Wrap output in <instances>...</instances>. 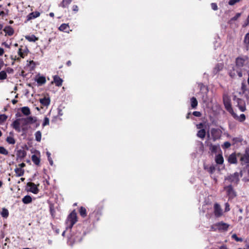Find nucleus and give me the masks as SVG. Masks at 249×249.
I'll use <instances>...</instances> for the list:
<instances>
[{"instance_id": "49", "label": "nucleus", "mask_w": 249, "mask_h": 249, "mask_svg": "<svg viewBox=\"0 0 249 249\" xmlns=\"http://www.w3.org/2000/svg\"><path fill=\"white\" fill-rule=\"evenodd\" d=\"M217 223H215L213 225L211 226V231H218L217 230Z\"/></svg>"}, {"instance_id": "58", "label": "nucleus", "mask_w": 249, "mask_h": 249, "mask_svg": "<svg viewBox=\"0 0 249 249\" xmlns=\"http://www.w3.org/2000/svg\"><path fill=\"white\" fill-rule=\"evenodd\" d=\"M72 10L74 12H77L78 11V7L76 5H74L72 6Z\"/></svg>"}, {"instance_id": "17", "label": "nucleus", "mask_w": 249, "mask_h": 249, "mask_svg": "<svg viewBox=\"0 0 249 249\" xmlns=\"http://www.w3.org/2000/svg\"><path fill=\"white\" fill-rule=\"evenodd\" d=\"M233 118L240 122H243L246 120V116L244 114H241L240 116H238L235 113H232Z\"/></svg>"}, {"instance_id": "25", "label": "nucleus", "mask_w": 249, "mask_h": 249, "mask_svg": "<svg viewBox=\"0 0 249 249\" xmlns=\"http://www.w3.org/2000/svg\"><path fill=\"white\" fill-rule=\"evenodd\" d=\"M206 136V131L204 129L199 130L197 133V136L200 139H203Z\"/></svg>"}, {"instance_id": "44", "label": "nucleus", "mask_w": 249, "mask_h": 249, "mask_svg": "<svg viewBox=\"0 0 249 249\" xmlns=\"http://www.w3.org/2000/svg\"><path fill=\"white\" fill-rule=\"evenodd\" d=\"M7 117L5 114L0 115V124L3 123L6 120Z\"/></svg>"}, {"instance_id": "64", "label": "nucleus", "mask_w": 249, "mask_h": 249, "mask_svg": "<svg viewBox=\"0 0 249 249\" xmlns=\"http://www.w3.org/2000/svg\"><path fill=\"white\" fill-rule=\"evenodd\" d=\"M67 64L68 66H70L71 65V61H68L67 62Z\"/></svg>"}, {"instance_id": "1", "label": "nucleus", "mask_w": 249, "mask_h": 249, "mask_svg": "<svg viewBox=\"0 0 249 249\" xmlns=\"http://www.w3.org/2000/svg\"><path fill=\"white\" fill-rule=\"evenodd\" d=\"M236 65L241 71L249 72V58L248 56H243L236 58Z\"/></svg>"}, {"instance_id": "7", "label": "nucleus", "mask_w": 249, "mask_h": 249, "mask_svg": "<svg viewBox=\"0 0 249 249\" xmlns=\"http://www.w3.org/2000/svg\"><path fill=\"white\" fill-rule=\"evenodd\" d=\"M217 226V230L218 231L221 232H224L228 231L229 227H230V225L224 223L222 221L216 223Z\"/></svg>"}, {"instance_id": "28", "label": "nucleus", "mask_w": 249, "mask_h": 249, "mask_svg": "<svg viewBox=\"0 0 249 249\" xmlns=\"http://www.w3.org/2000/svg\"><path fill=\"white\" fill-rule=\"evenodd\" d=\"M25 38L30 42H36L38 40V38L34 35L31 36H25Z\"/></svg>"}, {"instance_id": "38", "label": "nucleus", "mask_w": 249, "mask_h": 249, "mask_svg": "<svg viewBox=\"0 0 249 249\" xmlns=\"http://www.w3.org/2000/svg\"><path fill=\"white\" fill-rule=\"evenodd\" d=\"M206 92L204 93L202 97V100L204 103H206L208 100V97L207 95L208 89H206Z\"/></svg>"}, {"instance_id": "51", "label": "nucleus", "mask_w": 249, "mask_h": 249, "mask_svg": "<svg viewBox=\"0 0 249 249\" xmlns=\"http://www.w3.org/2000/svg\"><path fill=\"white\" fill-rule=\"evenodd\" d=\"M240 1V0H230L229 1V4L230 5H233L236 3H237Z\"/></svg>"}, {"instance_id": "59", "label": "nucleus", "mask_w": 249, "mask_h": 249, "mask_svg": "<svg viewBox=\"0 0 249 249\" xmlns=\"http://www.w3.org/2000/svg\"><path fill=\"white\" fill-rule=\"evenodd\" d=\"M4 53V50L2 48H0V56H1L3 55Z\"/></svg>"}, {"instance_id": "8", "label": "nucleus", "mask_w": 249, "mask_h": 249, "mask_svg": "<svg viewBox=\"0 0 249 249\" xmlns=\"http://www.w3.org/2000/svg\"><path fill=\"white\" fill-rule=\"evenodd\" d=\"M240 160L242 165L249 163V150L246 149L245 153L241 155Z\"/></svg>"}, {"instance_id": "13", "label": "nucleus", "mask_w": 249, "mask_h": 249, "mask_svg": "<svg viewBox=\"0 0 249 249\" xmlns=\"http://www.w3.org/2000/svg\"><path fill=\"white\" fill-rule=\"evenodd\" d=\"M214 213L216 217H220L223 214L222 210L218 203H215L214 205Z\"/></svg>"}, {"instance_id": "42", "label": "nucleus", "mask_w": 249, "mask_h": 249, "mask_svg": "<svg viewBox=\"0 0 249 249\" xmlns=\"http://www.w3.org/2000/svg\"><path fill=\"white\" fill-rule=\"evenodd\" d=\"M241 14L240 13H237L234 17L230 19V20L229 21V23L231 24L232 23V21L236 20L241 16Z\"/></svg>"}, {"instance_id": "16", "label": "nucleus", "mask_w": 249, "mask_h": 249, "mask_svg": "<svg viewBox=\"0 0 249 249\" xmlns=\"http://www.w3.org/2000/svg\"><path fill=\"white\" fill-rule=\"evenodd\" d=\"M53 82L55 85L58 87L62 86L63 80L57 75H54L53 77Z\"/></svg>"}, {"instance_id": "5", "label": "nucleus", "mask_w": 249, "mask_h": 249, "mask_svg": "<svg viewBox=\"0 0 249 249\" xmlns=\"http://www.w3.org/2000/svg\"><path fill=\"white\" fill-rule=\"evenodd\" d=\"M225 181H229L233 184H236L239 181V174L237 172L225 178Z\"/></svg>"}, {"instance_id": "41", "label": "nucleus", "mask_w": 249, "mask_h": 249, "mask_svg": "<svg viewBox=\"0 0 249 249\" xmlns=\"http://www.w3.org/2000/svg\"><path fill=\"white\" fill-rule=\"evenodd\" d=\"M7 78V74L6 72L4 71H1L0 72V80H4L6 79Z\"/></svg>"}, {"instance_id": "33", "label": "nucleus", "mask_w": 249, "mask_h": 249, "mask_svg": "<svg viewBox=\"0 0 249 249\" xmlns=\"http://www.w3.org/2000/svg\"><path fill=\"white\" fill-rule=\"evenodd\" d=\"M28 51L27 49H25L24 50H23L21 48H19L18 51V55L22 58H24L25 56V54H27Z\"/></svg>"}, {"instance_id": "62", "label": "nucleus", "mask_w": 249, "mask_h": 249, "mask_svg": "<svg viewBox=\"0 0 249 249\" xmlns=\"http://www.w3.org/2000/svg\"><path fill=\"white\" fill-rule=\"evenodd\" d=\"M49 15H50V17H54V13H53L51 12V13H50L49 14Z\"/></svg>"}, {"instance_id": "48", "label": "nucleus", "mask_w": 249, "mask_h": 249, "mask_svg": "<svg viewBox=\"0 0 249 249\" xmlns=\"http://www.w3.org/2000/svg\"><path fill=\"white\" fill-rule=\"evenodd\" d=\"M49 124V119L47 117H45L44 119L43 123L42 124V126H45Z\"/></svg>"}, {"instance_id": "14", "label": "nucleus", "mask_w": 249, "mask_h": 249, "mask_svg": "<svg viewBox=\"0 0 249 249\" xmlns=\"http://www.w3.org/2000/svg\"><path fill=\"white\" fill-rule=\"evenodd\" d=\"M237 106L240 110L242 112H244L246 110L245 102L241 99H237Z\"/></svg>"}, {"instance_id": "9", "label": "nucleus", "mask_w": 249, "mask_h": 249, "mask_svg": "<svg viewBox=\"0 0 249 249\" xmlns=\"http://www.w3.org/2000/svg\"><path fill=\"white\" fill-rule=\"evenodd\" d=\"M27 190L35 194H36L38 192L37 186L33 182H28L27 184Z\"/></svg>"}, {"instance_id": "43", "label": "nucleus", "mask_w": 249, "mask_h": 249, "mask_svg": "<svg viewBox=\"0 0 249 249\" xmlns=\"http://www.w3.org/2000/svg\"><path fill=\"white\" fill-rule=\"evenodd\" d=\"M218 148V146L211 144L210 147V149L212 152H216Z\"/></svg>"}, {"instance_id": "26", "label": "nucleus", "mask_w": 249, "mask_h": 249, "mask_svg": "<svg viewBox=\"0 0 249 249\" xmlns=\"http://www.w3.org/2000/svg\"><path fill=\"white\" fill-rule=\"evenodd\" d=\"M32 160L33 162L36 165H38L40 164V158L36 155H33L32 156Z\"/></svg>"}, {"instance_id": "3", "label": "nucleus", "mask_w": 249, "mask_h": 249, "mask_svg": "<svg viewBox=\"0 0 249 249\" xmlns=\"http://www.w3.org/2000/svg\"><path fill=\"white\" fill-rule=\"evenodd\" d=\"M21 124L22 130L25 131L26 130L25 126L32 124L34 122L33 118L31 116H29L26 118H19Z\"/></svg>"}, {"instance_id": "52", "label": "nucleus", "mask_w": 249, "mask_h": 249, "mask_svg": "<svg viewBox=\"0 0 249 249\" xmlns=\"http://www.w3.org/2000/svg\"><path fill=\"white\" fill-rule=\"evenodd\" d=\"M196 126L197 129H199L200 130L201 129H204L203 128L204 124L202 123L197 124L196 125Z\"/></svg>"}, {"instance_id": "36", "label": "nucleus", "mask_w": 249, "mask_h": 249, "mask_svg": "<svg viewBox=\"0 0 249 249\" xmlns=\"http://www.w3.org/2000/svg\"><path fill=\"white\" fill-rule=\"evenodd\" d=\"M6 141L8 143L11 144H14L16 142V141L13 136L7 137Z\"/></svg>"}, {"instance_id": "35", "label": "nucleus", "mask_w": 249, "mask_h": 249, "mask_svg": "<svg viewBox=\"0 0 249 249\" xmlns=\"http://www.w3.org/2000/svg\"><path fill=\"white\" fill-rule=\"evenodd\" d=\"M35 136L36 140L38 142H40L42 137L41 132L40 131H36L35 134Z\"/></svg>"}, {"instance_id": "50", "label": "nucleus", "mask_w": 249, "mask_h": 249, "mask_svg": "<svg viewBox=\"0 0 249 249\" xmlns=\"http://www.w3.org/2000/svg\"><path fill=\"white\" fill-rule=\"evenodd\" d=\"M18 155L22 158L26 156V153L23 150H20L18 151Z\"/></svg>"}, {"instance_id": "46", "label": "nucleus", "mask_w": 249, "mask_h": 249, "mask_svg": "<svg viewBox=\"0 0 249 249\" xmlns=\"http://www.w3.org/2000/svg\"><path fill=\"white\" fill-rule=\"evenodd\" d=\"M244 43L246 44H249V33H247L244 38Z\"/></svg>"}, {"instance_id": "47", "label": "nucleus", "mask_w": 249, "mask_h": 249, "mask_svg": "<svg viewBox=\"0 0 249 249\" xmlns=\"http://www.w3.org/2000/svg\"><path fill=\"white\" fill-rule=\"evenodd\" d=\"M231 237L237 242H241L243 240L242 238L238 237L236 234H233L232 235Z\"/></svg>"}, {"instance_id": "12", "label": "nucleus", "mask_w": 249, "mask_h": 249, "mask_svg": "<svg viewBox=\"0 0 249 249\" xmlns=\"http://www.w3.org/2000/svg\"><path fill=\"white\" fill-rule=\"evenodd\" d=\"M11 125L18 132H20L22 130L21 124L19 119L14 121Z\"/></svg>"}, {"instance_id": "10", "label": "nucleus", "mask_w": 249, "mask_h": 249, "mask_svg": "<svg viewBox=\"0 0 249 249\" xmlns=\"http://www.w3.org/2000/svg\"><path fill=\"white\" fill-rule=\"evenodd\" d=\"M231 68L232 69H230V68H229V73L231 77L234 78L236 75H238L239 77L242 76V71H241L236 70L233 67H231Z\"/></svg>"}, {"instance_id": "23", "label": "nucleus", "mask_w": 249, "mask_h": 249, "mask_svg": "<svg viewBox=\"0 0 249 249\" xmlns=\"http://www.w3.org/2000/svg\"><path fill=\"white\" fill-rule=\"evenodd\" d=\"M3 31H4L6 34H7L9 36H12L14 34V30L10 26H6L4 28Z\"/></svg>"}, {"instance_id": "63", "label": "nucleus", "mask_w": 249, "mask_h": 249, "mask_svg": "<svg viewBox=\"0 0 249 249\" xmlns=\"http://www.w3.org/2000/svg\"><path fill=\"white\" fill-rule=\"evenodd\" d=\"M4 14V13L3 11H0V16H3Z\"/></svg>"}, {"instance_id": "60", "label": "nucleus", "mask_w": 249, "mask_h": 249, "mask_svg": "<svg viewBox=\"0 0 249 249\" xmlns=\"http://www.w3.org/2000/svg\"><path fill=\"white\" fill-rule=\"evenodd\" d=\"M25 166V164L24 163H21L19 164V166L20 167L19 168H21V169H22V168L24 167Z\"/></svg>"}, {"instance_id": "30", "label": "nucleus", "mask_w": 249, "mask_h": 249, "mask_svg": "<svg viewBox=\"0 0 249 249\" xmlns=\"http://www.w3.org/2000/svg\"><path fill=\"white\" fill-rule=\"evenodd\" d=\"M15 173L18 177L22 176L24 174V171L21 168H16L15 169Z\"/></svg>"}, {"instance_id": "6", "label": "nucleus", "mask_w": 249, "mask_h": 249, "mask_svg": "<svg viewBox=\"0 0 249 249\" xmlns=\"http://www.w3.org/2000/svg\"><path fill=\"white\" fill-rule=\"evenodd\" d=\"M224 189L229 198H232L236 196L235 192L231 185L225 186Z\"/></svg>"}, {"instance_id": "57", "label": "nucleus", "mask_w": 249, "mask_h": 249, "mask_svg": "<svg viewBox=\"0 0 249 249\" xmlns=\"http://www.w3.org/2000/svg\"><path fill=\"white\" fill-rule=\"evenodd\" d=\"M214 170H215V168L213 166H210L208 169V171L211 174L213 173V172L214 171Z\"/></svg>"}, {"instance_id": "37", "label": "nucleus", "mask_w": 249, "mask_h": 249, "mask_svg": "<svg viewBox=\"0 0 249 249\" xmlns=\"http://www.w3.org/2000/svg\"><path fill=\"white\" fill-rule=\"evenodd\" d=\"M1 215L3 217L7 218L9 215L8 211L5 208H3L1 212Z\"/></svg>"}, {"instance_id": "31", "label": "nucleus", "mask_w": 249, "mask_h": 249, "mask_svg": "<svg viewBox=\"0 0 249 249\" xmlns=\"http://www.w3.org/2000/svg\"><path fill=\"white\" fill-rule=\"evenodd\" d=\"M21 112L25 115H29L31 114L30 108L27 107H24L21 108Z\"/></svg>"}, {"instance_id": "55", "label": "nucleus", "mask_w": 249, "mask_h": 249, "mask_svg": "<svg viewBox=\"0 0 249 249\" xmlns=\"http://www.w3.org/2000/svg\"><path fill=\"white\" fill-rule=\"evenodd\" d=\"M225 212H228L230 210V205L228 203H226L225 204Z\"/></svg>"}, {"instance_id": "54", "label": "nucleus", "mask_w": 249, "mask_h": 249, "mask_svg": "<svg viewBox=\"0 0 249 249\" xmlns=\"http://www.w3.org/2000/svg\"><path fill=\"white\" fill-rule=\"evenodd\" d=\"M193 114L196 117H200L201 113L199 111H194Z\"/></svg>"}, {"instance_id": "32", "label": "nucleus", "mask_w": 249, "mask_h": 249, "mask_svg": "<svg viewBox=\"0 0 249 249\" xmlns=\"http://www.w3.org/2000/svg\"><path fill=\"white\" fill-rule=\"evenodd\" d=\"M22 202L24 204H29L32 202V199L30 196H26L22 198Z\"/></svg>"}, {"instance_id": "40", "label": "nucleus", "mask_w": 249, "mask_h": 249, "mask_svg": "<svg viewBox=\"0 0 249 249\" xmlns=\"http://www.w3.org/2000/svg\"><path fill=\"white\" fill-rule=\"evenodd\" d=\"M0 154L7 155L8 154V151L3 146H0Z\"/></svg>"}, {"instance_id": "39", "label": "nucleus", "mask_w": 249, "mask_h": 249, "mask_svg": "<svg viewBox=\"0 0 249 249\" xmlns=\"http://www.w3.org/2000/svg\"><path fill=\"white\" fill-rule=\"evenodd\" d=\"M79 213L80 215L83 217L86 216L87 214L86 209L83 207L80 208Z\"/></svg>"}, {"instance_id": "34", "label": "nucleus", "mask_w": 249, "mask_h": 249, "mask_svg": "<svg viewBox=\"0 0 249 249\" xmlns=\"http://www.w3.org/2000/svg\"><path fill=\"white\" fill-rule=\"evenodd\" d=\"M191 107L193 108H196L197 106L198 103L195 97H192L191 99Z\"/></svg>"}, {"instance_id": "15", "label": "nucleus", "mask_w": 249, "mask_h": 249, "mask_svg": "<svg viewBox=\"0 0 249 249\" xmlns=\"http://www.w3.org/2000/svg\"><path fill=\"white\" fill-rule=\"evenodd\" d=\"M224 67V65L222 63H218L214 67L213 72V74H216L219 73Z\"/></svg>"}, {"instance_id": "22", "label": "nucleus", "mask_w": 249, "mask_h": 249, "mask_svg": "<svg viewBox=\"0 0 249 249\" xmlns=\"http://www.w3.org/2000/svg\"><path fill=\"white\" fill-rule=\"evenodd\" d=\"M215 161L217 164H222L224 162V159L221 154H218L215 157Z\"/></svg>"}, {"instance_id": "19", "label": "nucleus", "mask_w": 249, "mask_h": 249, "mask_svg": "<svg viewBox=\"0 0 249 249\" xmlns=\"http://www.w3.org/2000/svg\"><path fill=\"white\" fill-rule=\"evenodd\" d=\"M40 16V13L38 12H32L29 14L27 17V20H30L32 19L38 17Z\"/></svg>"}, {"instance_id": "4", "label": "nucleus", "mask_w": 249, "mask_h": 249, "mask_svg": "<svg viewBox=\"0 0 249 249\" xmlns=\"http://www.w3.org/2000/svg\"><path fill=\"white\" fill-rule=\"evenodd\" d=\"M211 133L213 140L215 141L220 139L222 132L219 128H213L211 130Z\"/></svg>"}, {"instance_id": "21", "label": "nucleus", "mask_w": 249, "mask_h": 249, "mask_svg": "<svg viewBox=\"0 0 249 249\" xmlns=\"http://www.w3.org/2000/svg\"><path fill=\"white\" fill-rule=\"evenodd\" d=\"M228 161L231 164L236 163L237 159L235 154H231L228 158Z\"/></svg>"}, {"instance_id": "61", "label": "nucleus", "mask_w": 249, "mask_h": 249, "mask_svg": "<svg viewBox=\"0 0 249 249\" xmlns=\"http://www.w3.org/2000/svg\"><path fill=\"white\" fill-rule=\"evenodd\" d=\"M220 249H228L225 246H222L220 248Z\"/></svg>"}, {"instance_id": "2", "label": "nucleus", "mask_w": 249, "mask_h": 249, "mask_svg": "<svg viewBox=\"0 0 249 249\" xmlns=\"http://www.w3.org/2000/svg\"><path fill=\"white\" fill-rule=\"evenodd\" d=\"M77 221V215L75 211H73L68 216L66 220V229L71 230Z\"/></svg>"}, {"instance_id": "45", "label": "nucleus", "mask_w": 249, "mask_h": 249, "mask_svg": "<svg viewBox=\"0 0 249 249\" xmlns=\"http://www.w3.org/2000/svg\"><path fill=\"white\" fill-rule=\"evenodd\" d=\"M46 154L47 155L48 160L49 161L50 164L51 165H53V161L51 157V153L49 152H47Z\"/></svg>"}, {"instance_id": "18", "label": "nucleus", "mask_w": 249, "mask_h": 249, "mask_svg": "<svg viewBox=\"0 0 249 249\" xmlns=\"http://www.w3.org/2000/svg\"><path fill=\"white\" fill-rule=\"evenodd\" d=\"M39 102L44 106H48L50 104V99L49 97H45L39 99Z\"/></svg>"}, {"instance_id": "24", "label": "nucleus", "mask_w": 249, "mask_h": 249, "mask_svg": "<svg viewBox=\"0 0 249 249\" xmlns=\"http://www.w3.org/2000/svg\"><path fill=\"white\" fill-rule=\"evenodd\" d=\"M242 90L247 98H249V89L247 88V86L244 84H242Z\"/></svg>"}, {"instance_id": "20", "label": "nucleus", "mask_w": 249, "mask_h": 249, "mask_svg": "<svg viewBox=\"0 0 249 249\" xmlns=\"http://www.w3.org/2000/svg\"><path fill=\"white\" fill-rule=\"evenodd\" d=\"M72 0H63L62 2L59 4V7L63 8H68L69 5L71 2Z\"/></svg>"}, {"instance_id": "56", "label": "nucleus", "mask_w": 249, "mask_h": 249, "mask_svg": "<svg viewBox=\"0 0 249 249\" xmlns=\"http://www.w3.org/2000/svg\"><path fill=\"white\" fill-rule=\"evenodd\" d=\"M231 143L229 142H225L223 145V147L225 148H228L231 146Z\"/></svg>"}, {"instance_id": "53", "label": "nucleus", "mask_w": 249, "mask_h": 249, "mask_svg": "<svg viewBox=\"0 0 249 249\" xmlns=\"http://www.w3.org/2000/svg\"><path fill=\"white\" fill-rule=\"evenodd\" d=\"M211 7L213 10L215 11L217 10V6L215 3H212Z\"/></svg>"}, {"instance_id": "29", "label": "nucleus", "mask_w": 249, "mask_h": 249, "mask_svg": "<svg viewBox=\"0 0 249 249\" xmlns=\"http://www.w3.org/2000/svg\"><path fill=\"white\" fill-rule=\"evenodd\" d=\"M36 81L39 85H42L46 83V78L44 76H39L36 78Z\"/></svg>"}, {"instance_id": "11", "label": "nucleus", "mask_w": 249, "mask_h": 249, "mask_svg": "<svg viewBox=\"0 0 249 249\" xmlns=\"http://www.w3.org/2000/svg\"><path fill=\"white\" fill-rule=\"evenodd\" d=\"M223 102L225 106V107L226 109L231 112L232 110L231 106V101L230 99H229V97L227 95H224L223 96Z\"/></svg>"}, {"instance_id": "27", "label": "nucleus", "mask_w": 249, "mask_h": 249, "mask_svg": "<svg viewBox=\"0 0 249 249\" xmlns=\"http://www.w3.org/2000/svg\"><path fill=\"white\" fill-rule=\"evenodd\" d=\"M69 27L68 24L63 23L60 26V27H59V30L61 31L69 33V31L68 30Z\"/></svg>"}]
</instances>
